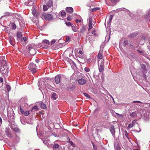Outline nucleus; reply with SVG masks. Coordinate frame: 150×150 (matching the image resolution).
I'll return each mask as SVG.
<instances>
[{
	"label": "nucleus",
	"mask_w": 150,
	"mask_h": 150,
	"mask_svg": "<svg viewBox=\"0 0 150 150\" xmlns=\"http://www.w3.org/2000/svg\"><path fill=\"white\" fill-rule=\"evenodd\" d=\"M41 108L43 109H45L47 108V105L46 104H40Z\"/></svg>",
	"instance_id": "27"
},
{
	"label": "nucleus",
	"mask_w": 150,
	"mask_h": 150,
	"mask_svg": "<svg viewBox=\"0 0 150 150\" xmlns=\"http://www.w3.org/2000/svg\"><path fill=\"white\" fill-rule=\"evenodd\" d=\"M103 57V56L99 52L98 53V58L100 59L101 60L102 59V58Z\"/></svg>",
	"instance_id": "31"
},
{
	"label": "nucleus",
	"mask_w": 150,
	"mask_h": 150,
	"mask_svg": "<svg viewBox=\"0 0 150 150\" xmlns=\"http://www.w3.org/2000/svg\"><path fill=\"white\" fill-rule=\"evenodd\" d=\"M5 133L8 137L10 138H12V134L8 130L6 131Z\"/></svg>",
	"instance_id": "22"
},
{
	"label": "nucleus",
	"mask_w": 150,
	"mask_h": 150,
	"mask_svg": "<svg viewBox=\"0 0 150 150\" xmlns=\"http://www.w3.org/2000/svg\"><path fill=\"white\" fill-rule=\"evenodd\" d=\"M47 6L46 5H44L43 6V9L44 11H47L48 8H47Z\"/></svg>",
	"instance_id": "41"
},
{
	"label": "nucleus",
	"mask_w": 150,
	"mask_h": 150,
	"mask_svg": "<svg viewBox=\"0 0 150 150\" xmlns=\"http://www.w3.org/2000/svg\"><path fill=\"white\" fill-rule=\"evenodd\" d=\"M27 99L26 98H22L20 100V102L22 103H26L27 102Z\"/></svg>",
	"instance_id": "24"
},
{
	"label": "nucleus",
	"mask_w": 150,
	"mask_h": 150,
	"mask_svg": "<svg viewBox=\"0 0 150 150\" xmlns=\"http://www.w3.org/2000/svg\"><path fill=\"white\" fill-rule=\"evenodd\" d=\"M83 94H84V95L85 96H86V97H88V98L90 97L89 95H88L87 93H84Z\"/></svg>",
	"instance_id": "50"
},
{
	"label": "nucleus",
	"mask_w": 150,
	"mask_h": 150,
	"mask_svg": "<svg viewBox=\"0 0 150 150\" xmlns=\"http://www.w3.org/2000/svg\"><path fill=\"white\" fill-rule=\"evenodd\" d=\"M75 88V86L74 85L68 86L66 85V86L65 88H66L68 91H73Z\"/></svg>",
	"instance_id": "10"
},
{
	"label": "nucleus",
	"mask_w": 150,
	"mask_h": 150,
	"mask_svg": "<svg viewBox=\"0 0 150 150\" xmlns=\"http://www.w3.org/2000/svg\"><path fill=\"white\" fill-rule=\"evenodd\" d=\"M133 103H142L141 102L139 101H133Z\"/></svg>",
	"instance_id": "53"
},
{
	"label": "nucleus",
	"mask_w": 150,
	"mask_h": 150,
	"mask_svg": "<svg viewBox=\"0 0 150 150\" xmlns=\"http://www.w3.org/2000/svg\"><path fill=\"white\" fill-rule=\"evenodd\" d=\"M3 79L2 78L0 77V83L3 82Z\"/></svg>",
	"instance_id": "57"
},
{
	"label": "nucleus",
	"mask_w": 150,
	"mask_h": 150,
	"mask_svg": "<svg viewBox=\"0 0 150 150\" xmlns=\"http://www.w3.org/2000/svg\"><path fill=\"white\" fill-rule=\"evenodd\" d=\"M117 117L120 118H122L123 117V115L122 114H120L117 113H116Z\"/></svg>",
	"instance_id": "34"
},
{
	"label": "nucleus",
	"mask_w": 150,
	"mask_h": 150,
	"mask_svg": "<svg viewBox=\"0 0 150 150\" xmlns=\"http://www.w3.org/2000/svg\"><path fill=\"white\" fill-rule=\"evenodd\" d=\"M85 70L86 72H89L90 71V69L88 67H86L84 69Z\"/></svg>",
	"instance_id": "48"
},
{
	"label": "nucleus",
	"mask_w": 150,
	"mask_h": 150,
	"mask_svg": "<svg viewBox=\"0 0 150 150\" xmlns=\"http://www.w3.org/2000/svg\"><path fill=\"white\" fill-rule=\"evenodd\" d=\"M41 17L43 19L46 20L51 21L53 19V17L51 14H41Z\"/></svg>",
	"instance_id": "2"
},
{
	"label": "nucleus",
	"mask_w": 150,
	"mask_h": 150,
	"mask_svg": "<svg viewBox=\"0 0 150 150\" xmlns=\"http://www.w3.org/2000/svg\"><path fill=\"white\" fill-rule=\"evenodd\" d=\"M35 62L37 63H38V62H39V61L38 60V59H36L35 60Z\"/></svg>",
	"instance_id": "64"
},
{
	"label": "nucleus",
	"mask_w": 150,
	"mask_h": 150,
	"mask_svg": "<svg viewBox=\"0 0 150 150\" xmlns=\"http://www.w3.org/2000/svg\"><path fill=\"white\" fill-rule=\"evenodd\" d=\"M59 145L57 144H55L53 146V149L54 150H55V149L58 148Z\"/></svg>",
	"instance_id": "29"
},
{
	"label": "nucleus",
	"mask_w": 150,
	"mask_h": 150,
	"mask_svg": "<svg viewBox=\"0 0 150 150\" xmlns=\"http://www.w3.org/2000/svg\"><path fill=\"white\" fill-rule=\"evenodd\" d=\"M23 107V105H21L20 106V109L21 110V112L23 114H24V113L25 112L22 109V107Z\"/></svg>",
	"instance_id": "37"
},
{
	"label": "nucleus",
	"mask_w": 150,
	"mask_h": 150,
	"mask_svg": "<svg viewBox=\"0 0 150 150\" xmlns=\"http://www.w3.org/2000/svg\"><path fill=\"white\" fill-rule=\"evenodd\" d=\"M16 36L17 38L21 40H22V34L21 32H18L16 34Z\"/></svg>",
	"instance_id": "15"
},
{
	"label": "nucleus",
	"mask_w": 150,
	"mask_h": 150,
	"mask_svg": "<svg viewBox=\"0 0 150 150\" xmlns=\"http://www.w3.org/2000/svg\"><path fill=\"white\" fill-rule=\"evenodd\" d=\"M1 72L2 74H4L6 75L8 73V68H4V69L2 68V70H1Z\"/></svg>",
	"instance_id": "19"
},
{
	"label": "nucleus",
	"mask_w": 150,
	"mask_h": 150,
	"mask_svg": "<svg viewBox=\"0 0 150 150\" xmlns=\"http://www.w3.org/2000/svg\"><path fill=\"white\" fill-rule=\"evenodd\" d=\"M96 134H98V129H96Z\"/></svg>",
	"instance_id": "61"
},
{
	"label": "nucleus",
	"mask_w": 150,
	"mask_h": 150,
	"mask_svg": "<svg viewBox=\"0 0 150 150\" xmlns=\"http://www.w3.org/2000/svg\"><path fill=\"white\" fill-rule=\"evenodd\" d=\"M108 112L107 111L105 112V113H103L102 114L103 115H104L105 117H104L105 119H107L108 118Z\"/></svg>",
	"instance_id": "33"
},
{
	"label": "nucleus",
	"mask_w": 150,
	"mask_h": 150,
	"mask_svg": "<svg viewBox=\"0 0 150 150\" xmlns=\"http://www.w3.org/2000/svg\"><path fill=\"white\" fill-rule=\"evenodd\" d=\"M98 65L99 67V70L100 72H102L104 69V60L103 59L99 60L98 62Z\"/></svg>",
	"instance_id": "1"
},
{
	"label": "nucleus",
	"mask_w": 150,
	"mask_h": 150,
	"mask_svg": "<svg viewBox=\"0 0 150 150\" xmlns=\"http://www.w3.org/2000/svg\"><path fill=\"white\" fill-rule=\"evenodd\" d=\"M86 30V27L85 26L83 25L82 28L80 30V32L81 33H84Z\"/></svg>",
	"instance_id": "25"
},
{
	"label": "nucleus",
	"mask_w": 150,
	"mask_h": 150,
	"mask_svg": "<svg viewBox=\"0 0 150 150\" xmlns=\"http://www.w3.org/2000/svg\"><path fill=\"white\" fill-rule=\"evenodd\" d=\"M51 98L52 99H53V100H55L57 98V96L56 93H54L52 94Z\"/></svg>",
	"instance_id": "21"
},
{
	"label": "nucleus",
	"mask_w": 150,
	"mask_h": 150,
	"mask_svg": "<svg viewBox=\"0 0 150 150\" xmlns=\"http://www.w3.org/2000/svg\"><path fill=\"white\" fill-rule=\"evenodd\" d=\"M96 31L95 30H93L92 32V33L95 36H96V34L95 33Z\"/></svg>",
	"instance_id": "54"
},
{
	"label": "nucleus",
	"mask_w": 150,
	"mask_h": 150,
	"mask_svg": "<svg viewBox=\"0 0 150 150\" xmlns=\"http://www.w3.org/2000/svg\"><path fill=\"white\" fill-rule=\"evenodd\" d=\"M122 45L123 47L124 48L125 47H126L128 45L129 43L128 40L126 39L122 40Z\"/></svg>",
	"instance_id": "8"
},
{
	"label": "nucleus",
	"mask_w": 150,
	"mask_h": 150,
	"mask_svg": "<svg viewBox=\"0 0 150 150\" xmlns=\"http://www.w3.org/2000/svg\"><path fill=\"white\" fill-rule=\"evenodd\" d=\"M28 49L29 52L31 55H34L36 54L35 50L33 47L31 46L29 47H28Z\"/></svg>",
	"instance_id": "4"
},
{
	"label": "nucleus",
	"mask_w": 150,
	"mask_h": 150,
	"mask_svg": "<svg viewBox=\"0 0 150 150\" xmlns=\"http://www.w3.org/2000/svg\"><path fill=\"white\" fill-rule=\"evenodd\" d=\"M70 143L71 145L73 147H75L74 145V144L73 143L72 141H70Z\"/></svg>",
	"instance_id": "56"
},
{
	"label": "nucleus",
	"mask_w": 150,
	"mask_h": 150,
	"mask_svg": "<svg viewBox=\"0 0 150 150\" xmlns=\"http://www.w3.org/2000/svg\"><path fill=\"white\" fill-rule=\"evenodd\" d=\"M38 110V108L37 105L35 106L32 109L31 111L35 112Z\"/></svg>",
	"instance_id": "23"
},
{
	"label": "nucleus",
	"mask_w": 150,
	"mask_h": 150,
	"mask_svg": "<svg viewBox=\"0 0 150 150\" xmlns=\"http://www.w3.org/2000/svg\"><path fill=\"white\" fill-rule=\"evenodd\" d=\"M136 122V121H135V120H134L132 121V124H134V123H135Z\"/></svg>",
	"instance_id": "63"
},
{
	"label": "nucleus",
	"mask_w": 150,
	"mask_h": 150,
	"mask_svg": "<svg viewBox=\"0 0 150 150\" xmlns=\"http://www.w3.org/2000/svg\"><path fill=\"white\" fill-rule=\"evenodd\" d=\"M121 144L117 142H115L114 144V147L115 150H120L121 149Z\"/></svg>",
	"instance_id": "7"
},
{
	"label": "nucleus",
	"mask_w": 150,
	"mask_h": 150,
	"mask_svg": "<svg viewBox=\"0 0 150 150\" xmlns=\"http://www.w3.org/2000/svg\"><path fill=\"white\" fill-rule=\"evenodd\" d=\"M141 67L142 69H143V72L144 73L145 72H146V66L145 64H143L141 65Z\"/></svg>",
	"instance_id": "28"
},
{
	"label": "nucleus",
	"mask_w": 150,
	"mask_h": 150,
	"mask_svg": "<svg viewBox=\"0 0 150 150\" xmlns=\"http://www.w3.org/2000/svg\"><path fill=\"white\" fill-rule=\"evenodd\" d=\"M11 27L12 29L13 30H15L16 28V25L13 23H11Z\"/></svg>",
	"instance_id": "30"
},
{
	"label": "nucleus",
	"mask_w": 150,
	"mask_h": 150,
	"mask_svg": "<svg viewBox=\"0 0 150 150\" xmlns=\"http://www.w3.org/2000/svg\"><path fill=\"white\" fill-rule=\"evenodd\" d=\"M113 16H114V15H110V17H109V22H110L111 21V20H112V19Z\"/></svg>",
	"instance_id": "45"
},
{
	"label": "nucleus",
	"mask_w": 150,
	"mask_h": 150,
	"mask_svg": "<svg viewBox=\"0 0 150 150\" xmlns=\"http://www.w3.org/2000/svg\"><path fill=\"white\" fill-rule=\"evenodd\" d=\"M61 76L60 75H58L55 77V81L57 84H59L61 80Z\"/></svg>",
	"instance_id": "5"
},
{
	"label": "nucleus",
	"mask_w": 150,
	"mask_h": 150,
	"mask_svg": "<svg viewBox=\"0 0 150 150\" xmlns=\"http://www.w3.org/2000/svg\"><path fill=\"white\" fill-rule=\"evenodd\" d=\"M76 25H75V26L74 25L72 27V28L74 32H76Z\"/></svg>",
	"instance_id": "40"
},
{
	"label": "nucleus",
	"mask_w": 150,
	"mask_h": 150,
	"mask_svg": "<svg viewBox=\"0 0 150 150\" xmlns=\"http://www.w3.org/2000/svg\"><path fill=\"white\" fill-rule=\"evenodd\" d=\"M89 28L88 30H90L92 28V18L90 17L89 18V22L88 23Z\"/></svg>",
	"instance_id": "17"
},
{
	"label": "nucleus",
	"mask_w": 150,
	"mask_h": 150,
	"mask_svg": "<svg viewBox=\"0 0 150 150\" xmlns=\"http://www.w3.org/2000/svg\"><path fill=\"white\" fill-rule=\"evenodd\" d=\"M23 40L25 42L27 40V38L25 37H24L23 38Z\"/></svg>",
	"instance_id": "60"
},
{
	"label": "nucleus",
	"mask_w": 150,
	"mask_h": 150,
	"mask_svg": "<svg viewBox=\"0 0 150 150\" xmlns=\"http://www.w3.org/2000/svg\"><path fill=\"white\" fill-rule=\"evenodd\" d=\"M138 35V33L137 32H134L129 34L128 36V37L129 38H133L136 37Z\"/></svg>",
	"instance_id": "11"
},
{
	"label": "nucleus",
	"mask_w": 150,
	"mask_h": 150,
	"mask_svg": "<svg viewBox=\"0 0 150 150\" xmlns=\"http://www.w3.org/2000/svg\"><path fill=\"white\" fill-rule=\"evenodd\" d=\"M67 19L68 21H70L71 20V18L70 16H69L67 18Z\"/></svg>",
	"instance_id": "51"
},
{
	"label": "nucleus",
	"mask_w": 150,
	"mask_h": 150,
	"mask_svg": "<svg viewBox=\"0 0 150 150\" xmlns=\"http://www.w3.org/2000/svg\"><path fill=\"white\" fill-rule=\"evenodd\" d=\"M42 43H45L48 45L50 44V42L49 40H44L42 41Z\"/></svg>",
	"instance_id": "32"
},
{
	"label": "nucleus",
	"mask_w": 150,
	"mask_h": 150,
	"mask_svg": "<svg viewBox=\"0 0 150 150\" xmlns=\"http://www.w3.org/2000/svg\"><path fill=\"white\" fill-rule=\"evenodd\" d=\"M81 22V20H78L77 19L76 20V23H78V22Z\"/></svg>",
	"instance_id": "55"
},
{
	"label": "nucleus",
	"mask_w": 150,
	"mask_h": 150,
	"mask_svg": "<svg viewBox=\"0 0 150 150\" xmlns=\"http://www.w3.org/2000/svg\"><path fill=\"white\" fill-rule=\"evenodd\" d=\"M29 111H27L25 112L24 114L25 116H28L29 114Z\"/></svg>",
	"instance_id": "43"
},
{
	"label": "nucleus",
	"mask_w": 150,
	"mask_h": 150,
	"mask_svg": "<svg viewBox=\"0 0 150 150\" xmlns=\"http://www.w3.org/2000/svg\"><path fill=\"white\" fill-rule=\"evenodd\" d=\"M36 66L33 63H31L28 67L29 69L30 70L33 74L36 72Z\"/></svg>",
	"instance_id": "3"
},
{
	"label": "nucleus",
	"mask_w": 150,
	"mask_h": 150,
	"mask_svg": "<svg viewBox=\"0 0 150 150\" xmlns=\"http://www.w3.org/2000/svg\"><path fill=\"white\" fill-rule=\"evenodd\" d=\"M143 77L144 78V79L145 80H146L147 81H148L147 79V76H146V75L145 74H144L143 75Z\"/></svg>",
	"instance_id": "46"
},
{
	"label": "nucleus",
	"mask_w": 150,
	"mask_h": 150,
	"mask_svg": "<svg viewBox=\"0 0 150 150\" xmlns=\"http://www.w3.org/2000/svg\"><path fill=\"white\" fill-rule=\"evenodd\" d=\"M134 126L133 124L130 123L128 125V127H127V129L128 130L130 128Z\"/></svg>",
	"instance_id": "35"
},
{
	"label": "nucleus",
	"mask_w": 150,
	"mask_h": 150,
	"mask_svg": "<svg viewBox=\"0 0 150 150\" xmlns=\"http://www.w3.org/2000/svg\"><path fill=\"white\" fill-rule=\"evenodd\" d=\"M86 82V80L82 78L78 80V83L80 85H84L85 84Z\"/></svg>",
	"instance_id": "9"
},
{
	"label": "nucleus",
	"mask_w": 150,
	"mask_h": 150,
	"mask_svg": "<svg viewBox=\"0 0 150 150\" xmlns=\"http://www.w3.org/2000/svg\"><path fill=\"white\" fill-rule=\"evenodd\" d=\"M68 26H71L72 25V24L71 23L69 22H66L65 23Z\"/></svg>",
	"instance_id": "42"
},
{
	"label": "nucleus",
	"mask_w": 150,
	"mask_h": 150,
	"mask_svg": "<svg viewBox=\"0 0 150 150\" xmlns=\"http://www.w3.org/2000/svg\"><path fill=\"white\" fill-rule=\"evenodd\" d=\"M45 2H47L46 5L49 7H50L53 4L52 1L51 0H45Z\"/></svg>",
	"instance_id": "13"
},
{
	"label": "nucleus",
	"mask_w": 150,
	"mask_h": 150,
	"mask_svg": "<svg viewBox=\"0 0 150 150\" xmlns=\"http://www.w3.org/2000/svg\"><path fill=\"white\" fill-rule=\"evenodd\" d=\"M66 11L69 13H71L73 12V9L71 7H67L66 8Z\"/></svg>",
	"instance_id": "18"
},
{
	"label": "nucleus",
	"mask_w": 150,
	"mask_h": 150,
	"mask_svg": "<svg viewBox=\"0 0 150 150\" xmlns=\"http://www.w3.org/2000/svg\"><path fill=\"white\" fill-rule=\"evenodd\" d=\"M138 113V112L137 111L134 112H133L130 113V116L132 117H135L137 116Z\"/></svg>",
	"instance_id": "20"
},
{
	"label": "nucleus",
	"mask_w": 150,
	"mask_h": 150,
	"mask_svg": "<svg viewBox=\"0 0 150 150\" xmlns=\"http://www.w3.org/2000/svg\"><path fill=\"white\" fill-rule=\"evenodd\" d=\"M6 88L7 89V90L8 92H9L11 89V88L10 86L8 85H7L6 86Z\"/></svg>",
	"instance_id": "38"
},
{
	"label": "nucleus",
	"mask_w": 150,
	"mask_h": 150,
	"mask_svg": "<svg viewBox=\"0 0 150 150\" xmlns=\"http://www.w3.org/2000/svg\"><path fill=\"white\" fill-rule=\"evenodd\" d=\"M55 41H55V40H52L51 41V45L54 44L55 43Z\"/></svg>",
	"instance_id": "52"
},
{
	"label": "nucleus",
	"mask_w": 150,
	"mask_h": 150,
	"mask_svg": "<svg viewBox=\"0 0 150 150\" xmlns=\"http://www.w3.org/2000/svg\"><path fill=\"white\" fill-rule=\"evenodd\" d=\"M137 51L139 53H143V52L142 51H140L139 50H137Z\"/></svg>",
	"instance_id": "58"
},
{
	"label": "nucleus",
	"mask_w": 150,
	"mask_h": 150,
	"mask_svg": "<svg viewBox=\"0 0 150 150\" xmlns=\"http://www.w3.org/2000/svg\"><path fill=\"white\" fill-rule=\"evenodd\" d=\"M79 53L80 54H83V52H82V51L81 50L79 51Z\"/></svg>",
	"instance_id": "62"
},
{
	"label": "nucleus",
	"mask_w": 150,
	"mask_h": 150,
	"mask_svg": "<svg viewBox=\"0 0 150 150\" xmlns=\"http://www.w3.org/2000/svg\"><path fill=\"white\" fill-rule=\"evenodd\" d=\"M91 143L92 144L93 146V148L95 150H96L97 149V146L96 145H95L93 142H91Z\"/></svg>",
	"instance_id": "39"
},
{
	"label": "nucleus",
	"mask_w": 150,
	"mask_h": 150,
	"mask_svg": "<svg viewBox=\"0 0 150 150\" xmlns=\"http://www.w3.org/2000/svg\"><path fill=\"white\" fill-rule=\"evenodd\" d=\"M100 9V8L98 7L94 8L92 9V11L93 12L95 11H96L97 10H99Z\"/></svg>",
	"instance_id": "36"
},
{
	"label": "nucleus",
	"mask_w": 150,
	"mask_h": 150,
	"mask_svg": "<svg viewBox=\"0 0 150 150\" xmlns=\"http://www.w3.org/2000/svg\"><path fill=\"white\" fill-rule=\"evenodd\" d=\"M115 128L113 125H111L110 128V130L114 137H115Z\"/></svg>",
	"instance_id": "6"
},
{
	"label": "nucleus",
	"mask_w": 150,
	"mask_h": 150,
	"mask_svg": "<svg viewBox=\"0 0 150 150\" xmlns=\"http://www.w3.org/2000/svg\"><path fill=\"white\" fill-rule=\"evenodd\" d=\"M117 1V0H111V2L112 3H114L116 2Z\"/></svg>",
	"instance_id": "59"
},
{
	"label": "nucleus",
	"mask_w": 150,
	"mask_h": 150,
	"mask_svg": "<svg viewBox=\"0 0 150 150\" xmlns=\"http://www.w3.org/2000/svg\"><path fill=\"white\" fill-rule=\"evenodd\" d=\"M125 134L126 137L127 138H128V133H127V132L126 130L125 131Z\"/></svg>",
	"instance_id": "49"
},
{
	"label": "nucleus",
	"mask_w": 150,
	"mask_h": 150,
	"mask_svg": "<svg viewBox=\"0 0 150 150\" xmlns=\"http://www.w3.org/2000/svg\"><path fill=\"white\" fill-rule=\"evenodd\" d=\"M32 13L35 17H37L38 16V13L35 8H33L32 10Z\"/></svg>",
	"instance_id": "12"
},
{
	"label": "nucleus",
	"mask_w": 150,
	"mask_h": 150,
	"mask_svg": "<svg viewBox=\"0 0 150 150\" xmlns=\"http://www.w3.org/2000/svg\"><path fill=\"white\" fill-rule=\"evenodd\" d=\"M61 15L62 16H66V13L65 12L62 11L61 13Z\"/></svg>",
	"instance_id": "44"
},
{
	"label": "nucleus",
	"mask_w": 150,
	"mask_h": 150,
	"mask_svg": "<svg viewBox=\"0 0 150 150\" xmlns=\"http://www.w3.org/2000/svg\"><path fill=\"white\" fill-rule=\"evenodd\" d=\"M9 41L11 45L14 46L15 44V42L14 41V38L13 37H10L9 38Z\"/></svg>",
	"instance_id": "14"
},
{
	"label": "nucleus",
	"mask_w": 150,
	"mask_h": 150,
	"mask_svg": "<svg viewBox=\"0 0 150 150\" xmlns=\"http://www.w3.org/2000/svg\"><path fill=\"white\" fill-rule=\"evenodd\" d=\"M34 3L32 0H28L27 2L25 3V5L30 6L33 5Z\"/></svg>",
	"instance_id": "16"
},
{
	"label": "nucleus",
	"mask_w": 150,
	"mask_h": 150,
	"mask_svg": "<svg viewBox=\"0 0 150 150\" xmlns=\"http://www.w3.org/2000/svg\"><path fill=\"white\" fill-rule=\"evenodd\" d=\"M70 39V38L69 36H67L66 37V39L65 40L66 42H67L69 41Z\"/></svg>",
	"instance_id": "47"
},
{
	"label": "nucleus",
	"mask_w": 150,
	"mask_h": 150,
	"mask_svg": "<svg viewBox=\"0 0 150 150\" xmlns=\"http://www.w3.org/2000/svg\"><path fill=\"white\" fill-rule=\"evenodd\" d=\"M145 18L146 19H149L150 18V11H149L148 12L147 14L145 16Z\"/></svg>",
	"instance_id": "26"
}]
</instances>
